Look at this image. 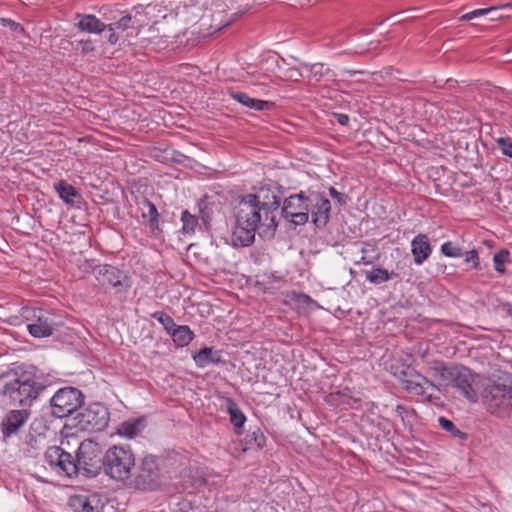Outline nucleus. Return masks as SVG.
I'll use <instances>...</instances> for the list:
<instances>
[{
  "label": "nucleus",
  "mask_w": 512,
  "mask_h": 512,
  "mask_svg": "<svg viewBox=\"0 0 512 512\" xmlns=\"http://www.w3.org/2000/svg\"><path fill=\"white\" fill-rule=\"evenodd\" d=\"M236 224L232 233L234 246H249L258 232L261 238H271L277 228L276 214L264 210L246 198H242L235 207Z\"/></svg>",
  "instance_id": "nucleus-1"
},
{
  "label": "nucleus",
  "mask_w": 512,
  "mask_h": 512,
  "mask_svg": "<svg viewBox=\"0 0 512 512\" xmlns=\"http://www.w3.org/2000/svg\"><path fill=\"white\" fill-rule=\"evenodd\" d=\"M43 389L32 371L16 368L0 375V394L23 408L31 406Z\"/></svg>",
  "instance_id": "nucleus-2"
},
{
  "label": "nucleus",
  "mask_w": 512,
  "mask_h": 512,
  "mask_svg": "<svg viewBox=\"0 0 512 512\" xmlns=\"http://www.w3.org/2000/svg\"><path fill=\"white\" fill-rule=\"evenodd\" d=\"M135 466V455L127 445H114L103 456V468L110 478L124 481Z\"/></svg>",
  "instance_id": "nucleus-3"
},
{
  "label": "nucleus",
  "mask_w": 512,
  "mask_h": 512,
  "mask_svg": "<svg viewBox=\"0 0 512 512\" xmlns=\"http://www.w3.org/2000/svg\"><path fill=\"white\" fill-rule=\"evenodd\" d=\"M402 388L410 395L420 397L422 400L432 401L439 399L440 389L428 378L414 369L407 367L399 375Z\"/></svg>",
  "instance_id": "nucleus-4"
},
{
  "label": "nucleus",
  "mask_w": 512,
  "mask_h": 512,
  "mask_svg": "<svg viewBox=\"0 0 512 512\" xmlns=\"http://www.w3.org/2000/svg\"><path fill=\"white\" fill-rule=\"evenodd\" d=\"M109 422V412L100 403H93L82 409L73 418V426L78 430L93 433L104 430Z\"/></svg>",
  "instance_id": "nucleus-5"
},
{
  "label": "nucleus",
  "mask_w": 512,
  "mask_h": 512,
  "mask_svg": "<svg viewBox=\"0 0 512 512\" xmlns=\"http://www.w3.org/2000/svg\"><path fill=\"white\" fill-rule=\"evenodd\" d=\"M100 446L86 439L81 442L76 454L77 472L83 470L87 475L94 476L98 473L103 465V457Z\"/></svg>",
  "instance_id": "nucleus-6"
},
{
  "label": "nucleus",
  "mask_w": 512,
  "mask_h": 512,
  "mask_svg": "<svg viewBox=\"0 0 512 512\" xmlns=\"http://www.w3.org/2000/svg\"><path fill=\"white\" fill-rule=\"evenodd\" d=\"M83 402L80 390L74 387L59 389L51 398V413L57 418H63L76 411Z\"/></svg>",
  "instance_id": "nucleus-7"
},
{
  "label": "nucleus",
  "mask_w": 512,
  "mask_h": 512,
  "mask_svg": "<svg viewBox=\"0 0 512 512\" xmlns=\"http://www.w3.org/2000/svg\"><path fill=\"white\" fill-rule=\"evenodd\" d=\"M44 461L59 476L70 478L77 474L75 460L61 447H49L44 453Z\"/></svg>",
  "instance_id": "nucleus-8"
},
{
  "label": "nucleus",
  "mask_w": 512,
  "mask_h": 512,
  "mask_svg": "<svg viewBox=\"0 0 512 512\" xmlns=\"http://www.w3.org/2000/svg\"><path fill=\"white\" fill-rule=\"evenodd\" d=\"M282 216L294 225H304L309 219V196L303 192L285 199Z\"/></svg>",
  "instance_id": "nucleus-9"
},
{
  "label": "nucleus",
  "mask_w": 512,
  "mask_h": 512,
  "mask_svg": "<svg viewBox=\"0 0 512 512\" xmlns=\"http://www.w3.org/2000/svg\"><path fill=\"white\" fill-rule=\"evenodd\" d=\"M160 469L156 458L145 456L140 463L138 473L134 478V486L142 490H154L160 484Z\"/></svg>",
  "instance_id": "nucleus-10"
},
{
  "label": "nucleus",
  "mask_w": 512,
  "mask_h": 512,
  "mask_svg": "<svg viewBox=\"0 0 512 512\" xmlns=\"http://www.w3.org/2000/svg\"><path fill=\"white\" fill-rule=\"evenodd\" d=\"M96 280L102 286H111L117 293L126 292L130 286L128 277L111 265H98L93 269Z\"/></svg>",
  "instance_id": "nucleus-11"
},
{
  "label": "nucleus",
  "mask_w": 512,
  "mask_h": 512,
  "mask_svg": "<svg viewBox=\"0 0 512 512\" xmlns=\"http://www.w3.org/2000/svg\"><path fill=\"white\" fill-rule=\"evenodd\" d=\"M280 194V189L277 186L263 185L244 198L277 215L281 203Z\"/></svg>",
  "instance_id": "nucleus-12"
},
{
  "label": "nucleus",
  "mask_w": 512,
  "mask_h": 512,
  "mask_svg": "<svg viewBox=\"0 0 512 512\" xmlns=\"http://www.w3.org/2000/svg\"><path fill=\"white\" fill-rule=\"evenodd\" d=\"M476 380L477 376L474 375L471 370L464 366H459L456 373H454L451 386L457 389L467 400L476 402L478 400Z\"/></svg>",
  "instance_id": "nucleus-13"
},
{
  "label": "nucleus",
  "mask_w": 512,
  "mask_h": 512,
  "mask_svg": "<svg viewBox=\"0 0 512 512\" xmlns=\"http://www.w3.org/2000/svg\"><path fill=\"white\" fill-rule=\"evenodd\" d=\"M330 201L320 193L309 195V212L312 215V221L317 227H324L330 218Z\"/></svg>",
  "instance_id": "nucleus-14"
},
{
  "label": "nucleus",
  "mask_w": 512,
  "mask_h": 512,
  "mask_svg": "<svg viewBox=\"0 0 512 512\" xmlns=\"http://www.w3.org/2000/svg\"><path fill=\"white\" fill-rule=\"evenodd\" d=\"M30 411L27 408L10 410L1 423V431L5 438L15 435L28 421Z\"/></svg>",
  "instance_id": "nucleus-15"
},
{
  "label": "nucleus",
  "mask_w": 512,
  "mask_h": 512,
  "mask_svg": "<svg viewBox=\"0 0 512 512\" xmlns=\"http://www.w3.org/2000/svg\"><path fill=\"white\" fill-rule=\"evenodd\" d=\"M482 397L487 410L492 414L497 413L500 409L507 408L503 383L487 385Z\"/></svg>",
  "instance_id": "nucleus-16"
},
{
  "label": "nucleus",
  "mask_w": 512,
  "mask_h": 512,
  "mask_svg": "<svg viewBox=\"0 0 512 512\" xmlns=\"http://www.w3.org/2000/svg\"><path fill=\"white\" fill-rule=\"evenodd\" d=\"M300 60L294 56L281 58L278 62V71L286 79L291 81H298L300 78L305 77V72L300 66Z\"/></svg>",
  "instance_id": "nucleus-17"
},
{
  "label": "nucleus",
  "mask_w": 512,
  "mask_h": 512,
  "mask_svg": "<svg viewBox=\"0 0 512 512\" xmlns=\"http://www.w3.org/2000/svg\"><path fill=\"white\" fill-rule=\"evenodd\" d=\"M411 252L416 265H422L431 255L432 247L427 235L418 234L411 242Z\"/></svg>",
  "instance_id": "nucleus-18"
},
{
  "label": "nucleus",
  "mask_w": 512,
  "mask_h": 512,
  "mask_svg": "<svg viewBox=\"0 0 512 512\" xmlns=\"http://www.w3.org/2000/svg\"><path fill=\"white\" fill-rule=\"evenodd\" d=\"M38 321H32L27 324V329L31 336L35 338H45L53 334L52 322L44 311L37 317Z\"/></svg>",
  "instance_id": "nucleus-19"
},
{
  "label": "nucleus",
  "mask_w": 512,
  "mask_h": 512,
  "mask_svg": "<svg viewBox=\"0 0 512 512\" xmlns=\"http://www.w3.org/2000/svg\"><path fill=\"white\" fill-rule=\"evenodd\" d=\"M229 95L243 106L256 111L268 110L273 106L271 102L251 98L248 94L233 89L229 90Z\"/></svg>",
  "instance_id": "nucleus-20"
},
{
  "label": "nucleus",
  "mask_w": 512,
  "mask_h": 512,
  "mask_svg": "<svg viewBox=\"0 0 512 512\" xmlns=\"http://www.w3.org/2000/svg\"><path fill=\"white\" fill-rule=\"evenodd\" d=\"M95 498L86 495H73L69 498L68 504L74 512H100Z\"/></svg>",
  "instance_id": "nucleus-21"
},
{
  "label": "nucleus",
  "mask_w": 512,
  "mask_h": 512,
  "mask_svg": "<svg viewBox=\"0 0 512 512\" xmlns=\"http://www.w3.org/2000/svg\"><path fill=\"white\" fill-rule=\"evenodd\" d=\"M54 190L57 192L59 198L68 205L73 206L81 200L79 192L65 181L61 180L54 183Z\"/></svg>",
  "instance_id": "nucleus-22"
},
{
  "label": "nucleus",
  "mask_w": 512,
  "mask_h": 512,
  "mask_svg": "<svg viewBox=\"0 0 512 512\" xmlns=\"http://www.w3.org/2000/svg\"><path fill=\"white\" fill-rule=\"evenodd\" d=\"M78 28L88 33H100L107 29V25L101 22L96 16L91 14L77 15Z\"/></svg>",
  "instance_id": "nucleus-23"
},
{
  "label": "nucleus",
  "mask_w": 512,
  "mask_h": 512,
  "mask_svg": "<svg viewBox=\"0 0 512 512\" xmlns=\"http://www.w3.org/2000/svg\"><path fill=\"white\" fill-rule=\"evenodd\" d=\"M136 21L133 20L132 16L127 14L121 17L118 21L107 25L108 31H127V37H135L138 35V29L135 25Z\"/></svg>",
  "instance_id": "nucleus-24"
},
{
  "label": "nucleus",
  "mask_w": 512,
  "mask_h": 512,
  "mask_svg": "<svg viewBox=\"0 0 512 512\" xmlns=\"http://www.w3.org/2000/svg\"><path fill=\"white\" fill-rule=\"evenodd\" d=\"M193 358L198 367H206L209 364H218L221 362L220 352L214 350L212 347L201 349Z\"/></svg>",
  "instance_id": "nucleus-25"
},
{
  "label": "nucleus",
  "mask_w": 512,
  "mask_h": 512,
  "mask_svg": "<svg viewBox=\"0 0 512 512\" xmlns=\"http://www.w3.org/2000/svg\"><path fill=\"white\" fill-rule=\"evenodd\" d=\"M43 312L44 310L39 308L22 307L19 311V316H11L9 323L12 325H20L24 322L29 324L32 323V321H38L37 317L42 315Z\"/></svg>",
  "instance_id": "nucleus-26"
},
{
  "label": "nucleus",
  "mask_w": 512,
  "mask_h": 512,
  "mask_svg": "<svg viewBox=\"0 0 512 512\" xmlns=\"http://www.w3.org/2000/svg\"><path fill=\"white\" fill-rule=\"evenodd\" d=\"M145 427L142 418L123 422L118 428V434L126 438H134L139 435Z\"/></svg>",
  "instance_id": "nucleus-27"
},
{
  "label": "nucleus",
  "mask_w": 512,
  "mask_h": 512,
  "mask_svg": "<svg viewBox=\"0 0 512 512\" xmlns=\"http://www.w3.org/2000/svg\"><path fill=\"white\" fill-rule=\"evenodd\" d=\"M169 334L172 337L173 342L178 347L187 346L194 337V333L190 330L188 326H175Z\"/></svg>",
  "instance_id": "nucleus-28"
},
{
  "label": "nucleus",
  "mask_w": 512,
  "mask_h": 512,
  "mask_svg": "<svg viewBox=\"0 0 512 512\" xmlns=\"http://www.w3.org/2000/svg\"><path fill=\"white\" fill-rule=\"evenodd\" d=\"M265 443L266 438L259 428L249 431L245 436V449H261Z\"/></svg>",
  "instance_id": "nucleus-29"
},
{
  "label": "nucleus",
  "mask_w": 512,
  "mask_h": 512,
  "mask_svg": "<svg viewBox=\"0 0 512 512\" xmlns=\"http://www.w3.org/2000/svg\"><path fill=\"white\" fill-rule=\"evenodd\" d=\"M142 205L143 217H147L149 219V224L152 230L157 229L159 214L156 206L147 199L143 200Z\"/></svg>",
  "instance_id": "nucleus-30"
},
{
  "label": "nucleus",
  "mask_w": 512,
  "mask_h": 512,
  "mask_svg": "<svg viewBox=\"0 0 512 512\" xmlns=\"http://www.w3.org/2000/svg\"><path fill=\"white\" fill-rule=\"evenodd\" d=\"M228 412L230 415V421L235 426V428H241L246 421V417L237 407V405L231 400L228 401Z\"/></svg>",
  "instance_id": "nucleus-31"
},
{
  "label": "nucleus",
  "mask_w": 512,
  "mask_h": 512,
  "mask_svg": "<svg viewBox=\"0 0 512 512\" xmlns=\"http://www.w3.org/2000/svg\"><path fill=\"white\" fill-rule=\"evenodd\" d=\"M300 66L305 71V77H308L315 81H319L324 74L323 73L324 65L322 63L309 64V63H305V62H300Z\"/></svg>",
  "instance_id": "nucleus-32"
},
{
  "label": "nucleus",
  "mask_w": 512,
  "mask_h": 512,
  "mask_svg": "<svg viewBox=\"0 0 512 512\" xmlns=\"http://www.w3.org/2000/svg\"><path fill=\"white\" fill-rule=\"evenodd\" d=\"M392 275L393 273L390 274L386 269L374 268L367 274L366 278L370 283L378 285L389 281Z\"/></svg>",
  "instance_id": "nucleus-33"
},
{
  "label": "nucleus",
  "mask_w": 512,
  "mask_h": 512,
  "mask_svg": "<svg viewBox=\"0 0 512 512\" xmlns=\"http://www.w3.org/2000/svg\"><path fill=\"white\" fill-rule=\"evenodd\" d=\"M181 221L183 223L182 231L186 234H193L198 226V218L190 214L187 210L182 212Z\"/></svg>",
  "instance_id": "nucleus-34"
},
{
  "label": "nucleus",
  "mask_w": 512,
  "mask_h": 512,
  "mask_svg": "<svg viewBox=\"0 0 512 512\" xmlns=\"http://www.w3.org/2000/svg\"><path fill=\"white\" fill-rule=\"evenodd\" d=\"M509 261V252L501 250L493 257L494 268L497 272L503 274L505 272V263Z\"/></svg>",
  "instance_id": "nucleus-35"
},
{
  "label": "nucleus",
  "mask_w": 512,
  "mask_h": 512,
  "mask_svg": "<svg viewBox=\"0 0 512 512\" xmlns=\"http://www.w3.org/2000/svg\"><path fill=\"white\" fill-rule=\"evenodd\" d=\"M152 317L161 323L168 333L176 326L173 318L164 312H155Z\"/></svg>",
  "instance_id": "nucleus-36"
},
{
  "label": "nucleus",
  "mask_w": 512,
  "mask_h": 512,
  "mask_svg": "<svg viewBox=\"0 0 512 512\" xmlns=\"http://www.w3.org/2000/svg\"><path fill=\"white\" fill-rule=\"evenodd\" d=\"M458 367L459 366H445V368H441V373L437 380H439L444 385H451L454 378V373H456Z\"/></svg>",
  "instance_id": "nucleus-37"
},
{
  "label": "nucleus",
  "mask_w": 512,
  "mask_h": 512,
  "mask_svg": "<svg viewBox=\"0 0 512 512\" xmlns=\"http://www.w3.org/2000/svg\"><path fill=\"white\" fill-rule=\"evenodd\" d=\"M441 252L446 257L457 258L462 256V250L460 247L454 245L452 242L448 241L442 244Z\"/></svg>",
  "instance_id": "nucleus-38"
},
{
  "label": "nucleus",
  "mask_w": 512,
  "mask_h": 512,
  "mask_svg": "<svg viewBox=\"0 0 512 512\" xmlns=\"http://www.w3.org/2000/svg\"><path fill=\"white\" fill-rule=\"evenodd\" d=\"M497 145L504 155L512 157V141L510 139L503 137L498 138Z\"/></svg>",
  "instance_id": "nucleus-39"
},
{
  "label": "nucleus",
  "mask_w": 512,
  "mask_h": 512,
  "mask_svg": "<svg viewBox=\"0 0 512 512\" xmlns=\"http://www.w3.org/2000/svg\"><path fill=\"white\" fill-rule=\"evenodd\" d=\"M492 10H494V8H483V9H476L474 11H471L469 13H466L464 14L462 17H461V20L463 21H469V20H472L478 16H483V15H486L488 14L489 12H491Z\"/></svg>",
  "instance_id": "nucleus-40"
},
{
  "label": "nucleus",
  "mask_w": 512,
  "mask_h": 512,
  "mask_svg": "<svg viewBox=\"0 0 512 512\" xmlns=\"http://www.w3.org/2000/svg\"><path fill=\"white\" fill-rule=\"evenodd\" d=\"M438 422L440 427L445 431L451 432L452 434L460 433V431L456 428L455 424L451 420L445 417H440L438 419Z\"/></svg>",
  "instance_id": "nucleus-41"
},
{
  "label": "nucleus",
  "mask_w": 512,
  "mask_h": 512,
  "mask_svg": "<svg viewBox=\"0 0 512 512\" xmlns=\"http://www.w3.org/2000/svg\"><path fill=\"white\" fill-rule=\"evenodd\" d=\"M465 262L466 263H469V262H472L473 263V267L475 269H477L479 267V257H478V252L476 250H470L468 251L466 254H465Z\"/></svg>",
  "instance_id": "nucleus-42"
},
{
  "label": "nucleus",
  "mask_w": 512,
  "mask_h": 512,
  "mask_svg": "<svg viewBox=\"0 0 512 512\" xmlns=\"http://www.w3.org/2000/svg\"><path fill=\"white\" fill-rule=\"evenodd\" d=\"M236 18H237V14L234 15L233 19H231L230 21L226 22L223 25L211 26L210 28H212V30H208L207 32H203L202 33V37L205 38V37L211 36L213 33L217 32V31H220L221 29L229 26L233 21L236 20Z\"/></svg>",
  "instance_id": "nucleus-43"
},
{
  "label": "nucleus",
  "mask_w": 512,
  "mask_h": 512,
  "mask_svg": "<svg viewBox=\"0 0 512 512\" xmlns=\"http://www.w3.org/2000/svg\"><path fill=\"white\" fill-rule=\"evenodd\" d=\"M330 196L335 199L340 205L346 204V196L340 192H338L334 187L329 188Z\"/></svg>",
  "instance_id": "nucleus-44"
},
{
  "label": "nucleus",
  "mask_w": 512,
  "mask_h": 512,
  "mask_svg": "<svg viewBox=\"0 0 512 512\" xmlns=\"http://www.w3.org/2000/svg\"><path fill=\"white\" fill-rule=\"evenodd\" d=\"M507 407L512 405V380L503 383Z\"/></svg>",
  "instance_id": "nucleus-45"
},
{
  "label": "nucleus",
  "mask_w": 512,
  "mask_h": 512,
  "mask_svg": "<svg viewBox=\"0 0 512 512\" xmlns=\"http://www.w3.org/2000/svg\"><path fill=\"white\" fill-rule=\"evenodd\" d=\"M441 368H445V365L440 362H436L433 366L430 367V374L434 378H438L441 373Z\"/></svg>",
  "instance_id": "nucleus-46"
},
{
  "label": "nucleus",
  "mask_w": 512,
  "mask_h": 512,
  "mask_svg": "<svg viewBox=\"0 0 512 512\" xmlns=\"http://www.w3.org/2000/svg\"><path fill=\"white\" fill-rule=\"evenodd\" d=\"M395 412L402 420H405V418H407L411 413V411L407 407L402 405H397Z\"/></svg>",
  "instance_id": "nucleus-47"
},
{
  "label": "nucleus",
  "mask_w": 512,
  "mask_h": 512,
  "mask_svg": "<svg viewBox=\"0 0 512 512\" xmlns=\"http://www.w3.org/2000/svg\"><path fill=\"white\" fill-rule=\"evenodd\" d=\"M0 21L4 25L9 26L11 28V30H13L15 32H17V31L23 32V28L18 23H15L14 21H11V20H8V19H0Z\"/></svg>",
  "instance_id": "nucleus-48"
},
{
  "label": "nucleus",
  "mask_w": 512,
  "mask_h": 512,
  "mask_svg": "<svg viewBox=\"0 0 512 512\" xmlns=\"http://www.w3.org/2000/svg\"><path fill=\"white\" fill-rule=\"evenodd\" d=\"M334 116L340 125L346 126L349 123V116L346 114L336 113Z\"/></svg>",
  "instance_id": "nucleus-49"
},
{
  "label": "nucleus",
  "mask_w": 512,
  "mask_h": 512,
  "mask_svg": "<svg viewBox=\"0 0 512 512\" xmlns=\"http://www.w3.org/2000/svg\"><path fill=\"white\" fill-rule=\"evenodd\" d=\"M110 35L108 37V41L110 44H115L118 41V34L116 31H110Z\"/></svg>",
  "instance_id": "nucleus-50"
},
{
  "label": "nucleus",
  "mask_w": 512,
  "mask_h": 512,
  "mask_svg": "<svg viewBox=\"0 0 512 512\" xmlns=\"http://www.w3.org/2000/svg\"><path fill=\"white\" fill-rule=\"evenodd\" d=\"M296 298L300 303H306L310 301V297L304 294H298L296 295Z\"/></svg>",
  "instance_id": "nucleus-51"
},
{
  "label": "nucleus",
  "mask_w": 512,
  "mask_h": 512,
  "mask_svg": "<svg viewBox=\"0 0 512 512\" xmlns=\"http://www.w3.org/2000/svg\"><path fill=\"white\" fill-rule=\"evenodd\" d=\"M508 312L510 315H512V307L511 306L509 307Z\"/></svg>",
  "instance_id": "nucleus-52"
}]
</instances>
